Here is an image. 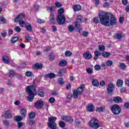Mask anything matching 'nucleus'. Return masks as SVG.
Returning a JSON list of instances; mask_svg holds the SVG:
<instances>
[{
  "label": "nucleus",
  "instance_id": "1",
  "mask_svg": "<svg viewBox=\"0 0 129 129\" xmlns=\"http://www.w3.org/2000/svg\"><path fill=\"white\" fill-rule=\"evenodd\" d=\"M100 22L103 26L106 27L108 26H114L116 25L117 21L116 19L111 14H109L107 12H101L98 15Z\"/></svg>",
  "mask_w": 129,
  "mask_h": 129
},
{
  "label": "nucleus",
  "instance_id": "2",
  "mask_svg": "<svg viewBox=\"0 0 129 129\" xmlns=\"http://www.w3.org/2000/svg\"><path fill=\"white\" fill-rule=\"evenodd\" d=\"M26 92L28 93L29 96L27 98V100L32 102L34 100V97L36 95V89L34 86H29L26 88Z\"/></svg>",
  "mask_w": 129,
  "mask_h": 129
},
{
  "label": "nucleus",
  "instance_id": "3",
  "mask_svg": "<svg viewBox=\"0 0 129 129\" xmlns=\"http://www.w3.org/2000/svg\"><path fill=\"white\" fill-rule=\"evenodd\" d=\"M57 119V117L52 116L48 118L47 125L50 129H57V123L55 122Z\"/></svg>",
  "mask_w": 129,
  "mask_h": 129
},
{
  "label": "nucleus",
  "instance_id": "4",
  "mask_svg": "<svg viewBox=\"0 0 129 129\" xmlns=\"http://www.w3.org/2000/svg\"><path fill=\"white\" fill-rule=\"evenodd\" d=\"M111 110L113 114L117 115L120 113L121 111V108L117 104L113 105L111 107Z\"/></svg>",
  "mask_w": 129,
  "mask_h": 129
},
{
  "label": "nucleus",
  "instance_id": "5",
  "mask_svg": "<svg viewBox=\"0 0 129 129\" xmlns=\"http://www.w3.org/2000/svg\"><path fill=\"white\" fill-rule=\"evenodd\" d=\"M90 126L93 128H98L100 126L98 124V120L96 118H93L90 121Z\"/></svg>",
  "mask_w": 129,
  "mask_h": 129
},
{
  "label": "nucleus",
  "instance_id": "6",
  "mask_svg": "<svg viewBox=\"0 0 129 129\" xmlns=\"http://www.w3.org/2000/svg\"><path fill=\"white\" fill-rule=\"evenodd\" d=\"M66 19L65 16L63 15H59L57 17L56 22L59 25H63L65 23Z\"/></svg>",
  "mask_w": 129,
  "mask_h": 129
},
{
  "label": "nucleus",
  "instance_id": "7",
  "mask_svg": "<svg viewBox=\"0 0 129 129\" xmlns=\"http://www.w3.org/2000/svg\"><path fill=\"white\" fill-rule=\"evenodd\" d=\"M34 106L37 109H41L44 106V101L41 100H37L34 104Z\"/></svg>",
  "mask_w": 129,
  "mask_h": 129
},
{
  "label": "nucleus",
  "instance_id": "8",
  "mask_svg": "<svg viewBox=\"0 0 129 129\" xmlns=\"http://www.w3.org/2000/svg\"><path fill=\"white\" fill-rule=\"evenodd\" d=\"M114 84L113 83H110L108 85V87L107 88V90L109 94H111L114 91Z\"/></svg>",
  "mask_w": 129,
  "mask_h": 129
},
{
  "label": "nucleus",
  "instance_id": "9",
  "mask_svg": "<svg viewBox=\"0 0 129 129\" xmlns=\"http://www.w3.org/2000/svg\"><path fill=\"white\" fill-rule=\"evenodd\" d=\"M25 15L24 13H21L19 14L14 19L15 23H18V22H20L22 21V20H24V19H25Z\"/></svg>",
  "mask_w": 129,
  "mask_h": 129
},
{
  "label": "nucleus",
  "instance_id": "10",
  "mask_svg": "<svg viewBox=\"0 0 129 129\" xmlns=\"http://www.w3.org/2000/svg\"><path fill=\"white\" fill-rule=\"evenodd\" d=\"M83 57L86 60H90L92 58V55L89 51H86L84 53Z\"/></svg>",
  "mask_w": 129,
  "mask_h": 129
},
{
  "label": "nucleus",
  "instance_id": "11",
  "mask_svg": "<svg viewBox=\"0 0 129 129\" xmlns=\"http://www.w3.org/2000/svg\"><path fill=\"white\" fill-rule=\"evenodd\" d=\"M62 120H64L65 121H67V122H73V118L68 116H62L61 117Z\"/></svg>",
  "mask_w": 129,
  "mask_h": 129
},
{
  "label": "nucleus",
  "instance_id": "12",
  "mask_svg": "<svg viewBox=\"0 0 129 129\" xmlns=\"http://www.w3.org/2000/svg\"><path fill=\"white\" fill-rule=\"evenodd\" d=\"M86 108L88 111H89L90 112H92V111L94 110V106L93 104H90L87 106Z\"/></svg>",
  "mask_w": 129,
  "mask_h": 129
},
{
  "label": "nucleus",
  "instance_id": "13",
  "mask_svg": "<svg viewBox=\"0 0 129 129\" xmlns=\"http://www.w3.org/2000/svg\"><path fill=\"white\" fill-rule=\"evenodd\" d=\"M85 87V85H81L80 87L78 88V92L79 94H82V93H83Z\"/></svg>",
  "mask_w": 129,
  "mask_h": 129
},
{
  "label": "nucleus",
  "instance_id": "14",
  "mask_svg": "<svg viewBox=\"0 0 129 129\" xmlns=\"http://www.w3.org/2000/svg\"><path fill=\"white\" fill-rule=\"evenodd\" d=\"M11 112H12L10 110L6 111L5 113V117L7 118H12V117H13V115L12 114Z\"/></svg>",
  "mask_w": 129,
  "mask_h": 129
},
{
  "label": "nucleus",
  "instance_id": "15",
  "mask_svg": "<svg viewBox=\"0 0 129 129\" xmlns=\"http://www.w3.org/2000/svg\"><path fill=\"white\" fill-rule=\"evenodd\" d=\"M113 100L115 103H120L122 101V99L119 97H115L113 98Z\"/></svg>",
  "mask_w": 129,
  "mask_h": 129
},
{
  "label": "nucleus",
  "instance_id": "16",
  "mask_svg": "<svg viewBox=\"0 0 129 129\" xmlns=\"http://www.w3.org/2000/svg\"><path fill=\"white\" fill-rule=\"evenodd\" d=\"M94 59L95 60H97V59H98V57H99V56H100L101 55V52H100V51H98V50H96L94 51Z\"/></svg>",
  "mask_w": 129,
  "mask_h": 129
},
{
  "label": "nucleus",
  "instance_id": "17",
  "mask_svg": "<svg viewBox=\"0 0 129 129\" xmlns=\"http://www.w3.org/2000/svg\"><path fill=\"white\" fill-rule=\"evenodd\" d=\"M2 60L5 64H10V59H9V57L7 56H3L2 57Z\"/></svg>",
  "mask_w": 129,
  "mask_h": 129
},
{
  "label": "nucleus",
  "instance_id": "18",
  "mask_svg": "<svg viewBox=\"0 0 129 129\" xmlns=\"http://www.w3.org/2000/svg\"><path fill=\"white\" fill-rule=\"evenodd\" d=\"M20 112L22 117H26L27 115V109L22 108L21 109Z\"/></svg>",
  "mask_w": 129,
  "mask_h": 129
},
{
  "label": "nucleus",
  "instance_id": "19",
  "mask_svg": "<svg viewBox=\"0 0 129 129\" xmlns=\"http://www.w3.org/2000/svg\"><path fill=\"white\" fill-rule=\"evenodd\" d=\"M50 22H51V24H55V17H54V14L53 13H50Z\"/></svg>",
  "mask_w": 129,
  "mask_h": 129
},
{
  "label": "nucleus",
  "instance_id": "20",
  "mask_svg": "<svg viewBox=\"0 0 129 129\" xmlns=\"http://www.w3.org/2000/svg\"><path fill=\"white\" fill-rule=\"evenodd\" d=\"M45 76L46 78H55L56 75H55L54 73H50L45 75Z\"/></svg>",
  "mask_w": 129,
  "mask_h": 129
},
{
  "label": "nucleus",
  "instance_id": "21",
  "mask_svg": "<svg viewBox=\"0 0 129 129\" xmlns=\"http://www.w3.org/2000/svg\"><path fill=\"white\" fill-rule=\"evenodd\" d=\"M43 67V64L40 63H37L33 66L35 69H41Z\"/></svg>",
  "mask_w": 129,
  "mask_h": 129
},
{
  "label": "nucleus",
  "instance_id": "22",
  "mask_svg": "<svg viewBox=\"0 0 129 129\" xmlns=\"http://www.w3.org/2000/svg\"><path fill=\"white\" fill-rule=\"evenodd\" d=\"M92 84L93 86L95 87H97V86H99V83H98V81L96 79H93L92 81Z\"/></svg>",
  "mask_w": 129,
  "mask_h": 129
},
{
  "label": "nucleus",
  "instance_id": "23",
  "mask_svg": "<svg viewBox=\"0 0 129 129\" xmlns=\"http://www.w3.org/2000/svg\"><path fill=\"white\" fill-rule=\"evenodd\" d=\"M26 29L28 32H32L33 31V27L30 23H27V25H26Z\"/></svg>",
  "mask_w": 129,
  "mask_h": 129
},
{
  "label": "nucleus",
  "instance_id": "24",
  "mask_svg": "<svg viewBox=\"0 0 129 129\" xmlns=\"http://www.w3.org/2000/svg\"><path fill=\"white\" fill-rule=\"evenodd\" d=\"M102 56H103L104 58H107L110 56V53L107 51H103L102 53Z\"/></svg>",
  "mask_w": 129,
  "mask_h": 129
},
{
  "label": "nucleus",
  "instance_id": "25",
  "mask_svg": "<svg viewBox=\"0 0 129 129\" xmlns=\"http://www.w3.org/2000/svg\"><path fill=\"white\" fill-rule=\"evenodd\" d=\"M73 9L75 12H78L81 10V6L80 5H75L73 7Z\"/></svg>",
  "mask_w": 129,
  "mask_h": 129
},
{
  "label": "nucleus",
  "instance_id": "26",
  "mask_svg": "<svg viewBox=\"0 0 129 129\" xmlns=\"http://www.w3.org/2000/svg\"><path fill=\"white\" fill-rule=\"evenodd\" d=\"M16 75V73L14 71H13L12 70H9V76L11 77V78H13L14 76Z\"/></svg>",
  "mask_w": 129,
  "mask_h": 129
},
{
  "label": "nucleus",
  "instance_id": "27",
  "mask_svg": "<svg viewBox=\"0 0 129 129\" xmlns=\"http://www.w3.org/2000/svg\"><path fill=\"white\" fill-rule=\"evenodd\" d=\"M38 95L40 96V97H44V96H45V93H44V91L42 89L39 90Z\"/></svg>",
  "mask_w": 129,
  "mask_h": 129
},
{
  "label": "nucleus",
  "instance_id": "28",
  "mask_svg": "<svg viewBox=\"0 0 129 129\" xmlns=\"http://www.w3.org/2000/svg\"><path fill=\"white\" fill-rule=\"evenodd\" d=\"M116 39H118V40H120L122 37H123V34L122 33H116L115 35Z\"/></svg>",
  "mask_w": 129,
  "mask_h": 129
},
{
  "label": "nucleus",
  "instance_id": "29",
  "mask_svg": "<svg viewBox=\"0 0 129 129\" xmlns=\"http://www.w3.org/2000/svg\"><path fill=\"white\" fill-rule=\"evenodd\" d=\"M67 64V61L65 60H60V61L59 62V66H66Z\"/></svg>",
  "mask_w": 129,
  "mask_h": 129
},
{
  "label": "nucleus",
  "instance_id": "30",
  "mask_svg": "<svg viewBox=\"0 0 129 129\" xmlns=\"http://www.w3.org/2000/svg\"><path fill=\"white\" fill-rule=\"evenodd\" d=\"M18 40H19V37L15 36L12 38L11 40V42L12 43V44H14V43H16V42H17Z\"/></svg>",
  "mask_w": 129,
  "mask_h": 129
},
{
  "label": "nucleus",
  "instance_id": "31",
  "mask_svg": "<svg viewBox=\"0 0 129 129\" xmlns=\"http://www.w3.org/2000/svg\"><path fill=\"white\" fill-rule=\"evenodd\" d=\"M78 94H79V93H78V92L77 91V90H75L73 91V97H74L75 98H78Z\"/></svg>",
  "mask_w": 129,
  "mask_h": 129
},
{
  "label": "nucleus",
  "instance_id": "32",
  "mask_svg": "<svg viewBox=\"0 0 129 129\" xmlns=\"http://www.w3.org/2000/svg\"><path fill=\"white\" fill-rule=\"evenodd\" d=\"M25 75L27 77H31V76H33V73L31 71H27L25 73Z\"/></svg>",
  "mask_w": 129,
  "mask_h": 129
},
{
  "label": "nucleus",
  "instance_id": "33",
  "mask_svg": "<svg viewBox=\"0 0 129 129\" xmlns=\"http://www.w3.org/2000/svg\"><path fill=\"white\" fill-rule=\"evenodd\" d=\"M104 109V107H98L96 109V111L98 112H102Z\"/></svg>",
  "mask_w": 129,
  "mask_h": 129
},
{
  "label": "nucleus",
  "instance_id": "34",
  "mask_svg": "<svg viewBox=\"0 0 129 129\" xmlns=\"http://www.w3.org/2000/svg\"><path fill=\"white\" fill-rule=\"evenodd\" d=\"M123 84V81L121 80H119L117 82V86H119V87H121L122 85Z\"/></svg>",
  "mask_w": 129,
  "mask_h": 129
},
{
  "label": "nucleus",
  "instance_id": "35",
  "mask_svg": "<svg viewBox=\"0 0 129 129\" xmlns=\"http://www.w3.org/2000/svg\"><path fill=\"white\" fill-rule=\"evenodd\" d=\"M120 69H122V70H125L126 69V66H125V64L124 63H120Z\"/></svg>",
  "mask_w": 129,
  "mask_h": 129
},
{
  "label": "nucleus",
  "instance_id": "36",
  "mask_svg": "<svg viewBox=\"0 0 129 129\" xmlns=\"http://www.w3.org/2000/svg\"><path fill=\"white\" fill-rule=\"evenodd\" d=\"M19 25L22 28H24V27H26V26H27V24H26V22H25L24 21H19Z\"/></svg>",
  "mask_w": 129,
  "mask_h": 129
},
{
  "label": "nucleus",
  "instance_id": "37",
  "mask_svg": "<svg viewBox=\"0 0 129 129\" xmlns=\"http://www.w3.org/2000/svg\"><path fill=\"white\" fill-rule=\"evenodd\" d=\"M15 119L16 121H21L23 119V117H22L20 115L16 116L15 117Z\"/></svg>",
  "mask_w": 129,
  "mask_h": 129
},
{
  "label": "nucleus",
  "instance_id": "38",
  "mask_svg": "<svg viewBox=\"0 0 129 129\" xmlns=\"http://www.w3.org/2000/svg\"><path fill=\"white\" fill-rule=\"evenodd\" d=\"M29 118H35L36 117V113L35 112H31L29 114Z\"/></svg>",
  "mask_w": 129,
  "mask_h": 129
},
{
  "label": "nucleus",
  "instance_id": "39",
  "mask_svg": "<svg viewBox=\"0 0 129 129\" xmlns=\"http://www.w3.org/2000/svg\"><path fill=\"white\" fill-rule=\"evenodd\" d=\"M98 48L99 51H101V52H103V51L105 50V47L102 45H99Z\"/></svg>",
  "mask_w": 129,
  "mask_h": 129
},
{
  "label": "nucleus",
  "instance_id": "40",
  "mask_svg": "<svg viewBox=\"0 0 129 129\" xmlns=\"http://www.w3.org/2000/svg\"><path fill=\"white\" fill-rule=\"evenodd\" d=\"M68 29L69 31V32H73V31H74V26H73V25H70L68 27Z\"/></svg>",
  "mask_w": 129,
  "mask_h": 129
},
{
  "label": "nucleus",
  "instance_id": "41",
  "mask_svg": "<svg viewBox=\"0 0 129 129\" xmlns=\"http://www.w3.org/2000/svg\"><path fill=\"white\" fill-rule=\"evenodd\" d=\"M54 10H55V8L54 7H48L47 8V11H48L49 12H54Z\"/></svg>",
  "mask_w": 129,
  "mask_h": 129
},
{
  "label": "nucleus",
  "instance_id": "42",
  "mask_svg": "<svg viewBox=\"0 0 129 129\" xmlns=\"http://www.w3.org/2000/svg\"><path fill=\"white\" fill-rule=\"evenodd\" d=\"M86 71H87L88 74H92V73L93 72L92 69H91L90 68H87L86 69Z\"/></svg>",
  "mask_w": 129,
  "mask_h": 129
},
{
  "label": "nucleus",
  "instance_id": "43",
  "mask_svg": "<svg viewBox=\"0 0 129 129\" xmlns=\"http://www.w3.org/2000/svg\"><path fill=\"white\" fill-rule=\"evenodd\" d=\"M82 16L79 15L77 18V22L78 23H81L82 22Z\"/></svg>",
  "mask_w": 129,
  "mask_h": 129
},
{
  "label": "nucleus",
  "instance_id": "44",
  "mask_svg": "<svg viewBox=\"0 0 129 129\" xmlns=\"http://www.w3.org/2000/svg\"><path fill=\"white\" fill-rule=\"evenodd\" d=\"M71 55H72V52L71 51L68 50L66 51L65 55L66 56V57H70Z\"/></svg>",
  "mask_w": 129,
  "mask_h": 129
},
{
  "label": "nucleus",
  "instance_id": "45",
  "mask_svg": "<svg viewBox=\"0 0 129 129\" xmlns=\"http://www.w3.org/2000/svg\"><path fill=\"white\" fill-rule=\"evenodd\" d=\"M93 22L94 23V24H98V23H99L98 17H94L93 19Z\"/></svg>",
  "mask_w": 129,
  "mask_h": 129
},
{
  "label": "nucleus",
  "instance_id": "46",
  "mask_svg": "<svg viewBox=\"0 0 129 129\" xmlns=\"http://www.w3.org/2000/svg\"><path fill=\"white\" fill-rule=\"evenodd\" d=\"M62 72L66 73V70H60L58 72V76L61 77L62 76Z\"/></svg>",
  "mask_w": 129,
  "mask_h": 129
},
{
  "label": "nucleus",
  "instance_id": "47",
  "mask_svg": "<svg viewBox=\"0 0 129 129\" xmlns=\"http://www.w3.org/2000/svg\"><path fill=\"white\" fill-rule=\"evenodd\" d=\"M58 83L60 85H63V84H64V80H63V79L62 78L58 79Z\"/></svg>",
  "mask_w": 129,
  "mask_h": 129
},
{
  "label": "nucleus",
  "instance_id": "48",
  "mask_svg": "<svg viewBox=\"0 0 129 129\" xmlns=\"http://www.w3.org/2000/svg\"><path fill=\"white\" fill-rule=\"evenodd\" d=\"M112 64H113V61H112V60H107L106 61V64L107 65V66H112Z\"/></svg>",
  "mask_w": 129,
  "mask_h": 129
},
{
  "label": "nucleus",
  "instance_id": "49",
  "mask_svg": "<svg viewBox=\"0 0 129 129\" xmlns=\"http://www.w3.org/2000/svg\"><path fill=\"white\" fill-rule=\"evenodd\" d=\"M16 78H19V79H21V80H23L24 79V78H23V75L17 74H16Z\"/></svg>",
  "mask_w": 129,
  "mask_h": 129
},
{
  "label": "nucleus",
  "instance_id": "50",
  "mask_svg": "<svg viewBox=\"0 0 129 129\" xmlns=\"http://www.w3.org/2000/svg\"><path fill=\"white\" fill-rule=\"evenodd\" d=\"M2 36L3 38H6V37H7V31L6 30H3L2 32Z\"/></svg>",
  "mask_w": 129,
  "mask_h": 129
},
{
  "label": "nucleus",
  "instance_id": "51",
  "mask_svg": "<svg viewBox=\"0 0 129 129\" xmlns=\"http://www.w3.org/2000/svg\"><path fill=\"white\" fill-rule=\"evenodd\" d=\"M59 125L60 127H65V122L60 121L59 123Z\"/></svg>",
  "mask_w": 129,
  "mask_h": 129
},
{
  "label": "nucleus",
  "instance_id": "52",
  "mask_svg": "<svg viewBox=\"0 0 129 129\" xmlns=\"http://www.w3.org/2000/svg\"><path fill=\"white\" fill-rule=\"evenodd\" d=\"M110 6V4L109 3L106 2L103 4V8H109Z\"/></svg>",
  "mask_w": 129,
  "mask_h": 129
},
{
  "label": "nucleus",
  "instance_id": "53",
  "mask_svg": "<svg viewBox=\"0 0 129 129\" xmlns=\"http://www.w3.org/2000/svg\"><path fill=\"white\" fill-rule=\"evenodd\" d=\"M80 22H76L75 23V26H76V28H77V29L78 30H79L80 29Z\"/></svg>",
  "mask_w": 129,
  "mask_h": 129
},
{
  "label": "nucleus",
  "instance_id": "54",
  "mask_svg": "<svg viewBox=\"0 0 129 129\" xmlns=\"http://www.w3.org/2000/svg\"><path fill=\"white\" fill-rule=\"evenodd\" d=\"M58 12L59 15H62V14H64V9L60 8L58 10Z\"/></svg>",
  "mask_w": 129,
  "mask_h": 129
},
{
  "label": "nucleus",
  "instance_id": "55",
  "mask_svg": "<svg viewBox=\"0 0 129 129\" xmlns=\"http://www.w3.org/2000/svg\"><path fill=\"white\" fill-rule=\"evenodd\" d=\"M94 68L97 71H99V70L101 69L100 66H99L98 64L95 65Z\"/></svg>",
  "mask_w": 129,
  "mask_h": 129
},
{
  "label": "nucleus",
  "instance_id": "56",
  "mask_svg": "<svg viewBox=\"0 0 129 129\" xmlns=\"http://www.w3.org/2000/svg\"><path fill=\"white\" fill-rule=\"evenodd\" d=\"M15 30L16 31V32H17V33H20L21 31V28H20V27L17 26L15 27Z\"/></svg>",
  "mask_w": 129,
  "mask_h": 129
},
{
  "label": "nucleus",
  "instance_id": "57",
  "mask_svg": "<svg viewBox=\"0 0 129 129\" xmlns=\"http://www.w3.org/2000/svg\"><path fill=\"white\" fill-rule=\"evenodd\" d=\"M55 7H56V8H61V7H62V4H61L59 2H56L55 3Z\"/></svg>",
  "mask_w": 129,
  "mask_h": 129
},
{
  "label": "nucleus",
  "instance_id": "58",
  "mask_svg": "<svg viewBox=\"0 0 129 129\" xmlns=\"http://www.w3.org/2000/svg\"><path fill=\"white\" fill-rule=\"evenodd\" d=\"M122 4L123 6H126L128 4V2H127V0H122Z\"/></svg>",
  "mask_w": 129,
  "mask_h": 129
},
{
  "label": "nucleus",
  "instance_id": "59",
  "mask_svg": "<svg viewBox=\"0 0 129 129\" xmlns=\"http://www.w3.org/2000/svg\"><path fill=\"white\" fill-rule=\"evenodd\" d=\"M37 22L39 24H44V23H45V20L39 19H38Z\"/></svg>",
  "mask_w": 129,
  "mask_h": 129
},
{
  "label": "nucleus",
  "instance_id": "60",
  "mask_svg": "<svg viewBox=\"0 0 129 129\" xmlns=\"http://www.w3.org/2000/svg\"><path fill=\"white\" fill-rule=\"evenodd\" d=\"M49 101L50 103H54L55 102V98H50L49 100Z\"/></svg>",
  "mask_w": 129,
  "mask_h": 129
},
{
  "label": "nucleus",
  "instance_id": "61",
  "mask_svg": "<svg viewBox=\"0 0 129 129\" xmlns=\"http://www.w3.org/2000/svg\"><path fill=\"white\" fill-rule=\"evenodd\" d=\"M3 122V124H5V125H6V126L9 125V120H4Z\"/></svg>",
  "mask_w": 129,
  "mask_h": 129
},
{
  "label": "nucleus",
  "instance_id": "62",
  "mask_svg": "<svg viewBox=\"0 0 129 129\" xmlns=\"http://www.w3.org/2000/svg\"><path fill=\"white\" fill-rule=\"evenodd\" d=\"M18 128H21V127L23 126V123L22 122H18Z\"/></svg>",
  "mask_w": 129,
  "mask_h": 129
},
{
  "label": "nucleus",
  "instance_id": "63",
  "mask_svg": "<svg viewBox=\"0 0 129 129\" xmlns=\"http://www.w3.org/2000/svg\"><path fill=\"white\" fill-rule=\"evenodd\" d=\"M125 83L128 87H129V78L128 79H126L125 80Z\"/></svg>",
  "mask_w": 129,
  "mask_h": 129
},
{
  "label": "nucleus",
  "instance_id": "64",
  "mask_svg": "<svg viewBox=\"0 0 129 129\" xmlns=\"http://www.w3.org/2000/svg\"><path fill=\"white\" fill-rule=\"evenodd\" d=\"M82 35L84 36V37H87V36H88V32L86 31L83 32Z\"/></svg>",
  "mask_w": 129,
  "mask_h": 129
}]
</instances>
